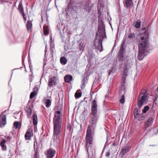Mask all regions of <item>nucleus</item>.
I'll use <instances>...</instances> for the list:
<instances>
[{
	"instance_id": "51",
	"label": "nucleus",
	"mask_w": 158,
	"mask_h": 158,
	"mask_svg": "<svg viewBox=\"0 0 158 158\" xmlns=\"http://www.w3.org/2000/svg\"><path fill=\"white\" fill-rule=\"evenodd\" d=\"M155 104L156 105V103L155 102V101H154V104ZM154 106V105H153V106Z\"/></svg>"
},
{
	"instance_id": "56",
	"label": "nucleus",
	"mask_w": 158,
	"mask_h": 158,
	"mask_svg": "<svg viewBox=\"0 0 158 158\" xmlns=\"http://www.w3.org/2000/svg\"><path fill=\"white\" fill-rule=\"evenodd\" d=\"M25 71L26 72H27V70H26V69H25Z\"/></svg>"
},
{
	"instance_id": "5",
	"label": "nucleus",
	"mask_w": 158,
	"mask_h": 158,
	"mask_svg": "<svg viewBox=\"0 0 158 158\" xmlns=\"http://www.w3.org/2000/svg\"><path fill=\"white\" fill-rule=\"evenodd\" d=\"M148 97V95L144 90L141 91L138 100L137 105L139 108L147 103Z\"/></svg>"
},
{
	"instance_id": "20",
	"label": "nucleus",
	"mask_w": 158,
	"mask_h": 158,
	"mask_svg": "<svg viewBox=\"0 0 158 158\" xmlns=\"http://www.w3.org/2000/svg\"><path fill=\"white\" fill-rule=\"evenodd\" d=\"M44 100L45 101L44 103L45 106L47 108L50 107L51 104V100L49 99H47L46 98H44Z\"/></svg>"
},
{
	"instance_id": "24",
	"label": "nucleus",
	"mask_w": 158,
	"mask_h": 158,
	"mask_svg": "<svg viewBox=\"0 0 158 158\" xmlns=\"http://www.w3.org/2000/svg\"><path fill=\"white\" fill-rule=\"evenodd\" d=\"M49 29V27L48 25L45 24L43 27V31L44 34L45 35H47L48 34V30Z\"/></svg>"
},
{
	"instance_id": "48",
	"label": "nucleus",
	"mask_w": 158,
	"mask_h": 158,
	"mask_svg": "<svg viewBox=\"0 0 158 158\" xmlns=\"http://www.w3.org/2000/svg\"><path fill=\"white\" fill-rule=\"evenodd\" d=\"M29 68H30V71L32 72V69H31L32 68V66H31L30 65H29Z\"/></svg>"
},
{
	"instance_id": "22",
	"label": "nucleus",
	"mask_w": 158,
	"mask_h": 158,
	"mask_svg": "<svg viewBox=\"0 0 158 158\" xmlns=\"http://www.w3.org/2000/svg\"><path fill=\"white\" fill-rule=\"evenodd\" d=\"M134 36V34L131 33L129 35L128 38L127 39V42L128 44L133 41V38Z\"/></svg>"
},
{
	"instance_id": "47",
	"label": "nucleus",
	"mask_w": 158,
	"mask_h": 158,
	"mask_svg": "<svg viewBox=\"0 0 158 158\" xmlns=\"http://www.w3.org/2000/svg\"><path fill=\"white\" fill-rule=\"evenodd\" d=\"M73 77L72 76L70 75V82L72 80Z\"/></svg>"
},
{
	"instance_id": "34",
	"label": "nucleus",
	"mask_w": 158,
	"mask_h": 158,
	"mask_svg": "<svg viewBox=\"0 0 158 158\" xmlns=\"http://www.w3.org/2000/svg\"><path fill=\"white\" fill-rule=\"evenodd\" d=\"M19 123L18 122H15L13 123V126L15 129H17L19 127Z\"/></svg>"
},
{
	"instance_id": "11",
	"label": "nucleus",
	"mask_w": 158,
	"mask_h": 158,
	"mask_svg": "<svg viewBox=\"0 0 158 158\" xmlns=\"http://www.w3.org/2000/svg\"><path fill=\"white\" fill-rule=\"evenodd\" d=\"M18 10L19 12L21 14L24 21L26 22V16L24 13L22 3L21 2L19 4Z\"/></svg>"
},
{
	"instance_id": "17",
	"label": "nucleus",
	"mask_w": 158,
	"mask_h": 158,
	"mask_svg": "<svg viewBox=\"0 0 158 158\" xmlns=\"http://www.w3.org/2000/svg\"><path fill=\"white\" fill-rule=\"evenodd\" d=\"M133 3L131 0H125L124 6L127 7H131L133 6Z\"/></svg>"
},
{
	"instance_id": "4",
	"label": "nucleus",
	"mask_w": 158,
	"mask_h": 158,
	"mask_svg": "<svg viewBox=\"0 0 158 158\" xmlns=\"http://www.w3.org/2000/svg\"><path fill=\"white\" fill-rule=\"evenodd\" d=\"M93 126H89L87 128L86 135V148L89 156V154L88 149L89 145L92 144L93 140L94 135Z\"/></svg>"
},
{
	"instance_id": "9",
	"label": "nucleus",
	"mask_w": 158,
	"mask_h": 158,
	"mask_svg": "<svg viewBox=\"0 0 158 158\" xmlns=\"http://www.w3.org/2000/svg\"><path fill=\"white\" fill-rule=\"evenodd\" d=\"M6 123V118L5 115L2 113L0 115V127H3Z\"/></svg>"
},
{
	"instance_id": "8",
	"label": "nucleus",
	"mask_w": 158,
	"mask_h": 158,
	"mask_svg": "<svg viewBox=\"0 0 158 158\" xmlns=\"http://www.w3.org/2000/svg\"><path fill=\"white\" fill-rule=\"evenodd\" d=\"M91 113L92 115L96 114L97 112V103L94 99L93 100L91 103Z\"/></svg>"
},
{
	"instance_id": "10",
	"label": "nucleus",
	"mask_w": 158,
	"mask_h": 158,
	"mask_svg": "<svg viewBox=\"0 0 158 158\" xmlns=\"http://www.w3.org/2000/svg\"><path fill=\"white\" fill-rule=\"evenodd\" d=\"M130 150V147L129 146L123 147L121 148L120 154V157L122 158Z\"/></svg>"
},
{
	"instance_id": "50",
	"label": "nucleus",
	"mask_w": 158,
	"mask_h": 158,
	"mask_svg": "<svg viewBox=\"0 0 158 158\" xmlns=\"http://www.w3.org/2000/svg\"><path fill=\"white\" fill-rule=\"evenodd\" d=\"M67 130H69V124L67 126Z\"/></svg>"
},
{
	"instance_id": "43",
	"label": "nucleus",
	"mask_w": 158,
	"mask_h": 158,
	"mask_svg": "<svg viewBox=\"0 0 158 158\" xmlns=\"http://www.w3.org/2000/svg\"><path fill=\"white\" fill-rule=\"evenodd\" d=\"M47 45H46V47H45V53L44 54L45 57V56H46V52L47 51Z\"/></svg>"
},
{
	"instance_id": "49",
	"label": "nucleus",
	"mask_w": 158,
	"mask_h": 158,
	"mask_svg": "<svg viewBox=\"0 0 158 158\" xmlns=\"http://www.w3.org/2000/svg\"><path fill=\"white\" fill-rule=\"evenodd\" d=\"M9 152L10 153H9V154L8 155V156H11L12 154L11 153V151H10V150H9Z\"/></svg>"
},
{
	"instance_id": "57",
	"label": "nucleus",
	"mask_w": 158,
	"mask_h": 158,
	"mask_svg": "<svg viewBox=\"0 0 158 158\" xmlns=\"http://www.w3.org/2000/svg\"><path fill=\"white\" fill-rule=\"evenodd\" d=\"M69 112V110H68V112Z\"/></svg>"
},
{
	"instance_id": "39",
	"label": "nucleus",
	"mask_w": 158,
	"mask_h": 158,
	"mask_svg": "<svg viewBox=\"0 0 158 158\" xmlns=\"http://www.w3.org/2000/svg\"><path fill=\"white\" fill-rule=\"evenodd\" d=\"M6 140L4 139H3L2 141L1 142L0 145L1 147L4 146L5 145V143L6 142Z\"/></svg>"
},
{
	"instance_id": "37",
	"label": "nucleus",
	"mask_w": 158,
	"mask_h": 158,
	"mask_svg": "<svg viewBox=\"0 0 158 158\" xmlns=\"http://www.w3.org/2000/svg\"><path fill=\"white\" fill-rule=\"evenodd\" d=\"M137 119L140 121L144 120H145V117L141 115V116H140L139 117H138Z\"/></svg>"
},
{
	"instance_id": "40",
	"label": "nucleus",
	"mask_w": 158,
	"mask_h": 158,
	"mask_svg": "<svg viewBox=\"0 0 158 158\" xmlns=\"http://www.w3.org/2000/svg\"><path fill=\"white\" fill-rule=\"evenodd\" d=\"M8 0H0V4H2L4 2H8Z\"/></svg>"
},
{
	"instance_id": "46",
	"label": "nucleus",
	"mask_w": 158,
	"mask_h": 158,
	"mask_svg": "<svg viewBox=\"0 0 158 158\" xmlns=\"http://www.w3.org/2000/svg\"><path fill=\"white\" fill-rule=\"evenodd\" d=\"M11 137L10 136H8L6 137V139L7 140H10L11 139Z\"/></svg>"
},
{
	"instance_id": "6",
	"label": "nucleus",
	"mask_w": 158,
	"mask_h": 158,
	"mask_svg": "<svg viewBox=\"0 0 158 158\" xmlns=\"http://www.w3.org/2000/svg\"><path fill=\"white\" fill-rule=\"evenodd\" d=\"M126 41V37H125L122 41L120 50L118 53V60L120 62H123L124 59V56L125 54V44Z\"/></svg>"
},
{
	"instance_id": "16",
	"label": "nucleus",
	"mask_w": 158,
	"mask_h": 158,
	"mask_svg": "<svg viewBox=\"0 0 158 158\" xmlns=\"http://www.w3.org/2000/svg\"><path fill=\"white\" fill-rule=\"evenodd\" d=\"M69 0H66V3L67 4L68 6L65 9L66 15L65 16V18L68 21V19H69Z\"/></svg>"
},
{
	"instance_id": "1",
	"label": "nucleus",
	"mask_w": 158,
	"mask_h": 158,
	"mask_svg": "<svg viewBox=\"0 0 158 158\" xmlns=\"http://www.w3.org/2000/svg\"><path fill=\"white\" fill-rule=\"evenodd\" d=\"M148 39V32L145 31L143 35L137 40L139 53L138 58L139 60H142L149 52V48Z\"/></svg>"
},
{
	"instance_id": "36",
	"label": "nucleus",
	"mask_w": 158,
	"mask_h": 158,
	"mask_svg": "<svg viewBox=\"0 0 158 158\" xmlns=\"http://www.w3.org/2000/svg\"><path fill=\"white\" fill-rule=\"evenodd\" d=\"M91 9V7H89L88 4H87L85 5V9L86 10V11L89 12V11Z\"/></svg>"
},
{
	"instance_id": "30",
	"label": "nucleus",
	"mask_w": 158,
	"mask_h": 158,
	"mask_svg": "<svg viewBox=\"0 0 158 158\" xmlns=\"http://www.w3.org/2000/svg\"><path fill=\"white\" fill-rule=\"evenodd\" d=\"M78 48L79 49V50H82V51L84 50V42H81L80 43L79 45Z\"/></svg>"
},
{
	"instance_id": "14",
	"label": "nucleus",
	"mask_w": 158,
	"mask_h": 158,
	"mask_svg": "<svg viewBox=\"0 0 158 158\" xmlns=\"http://www.w3.org/2000/svg\"><path fill=\"white\" fill-rule=\"evenodd\" d=\"M153 122V119L150 118L148 119L145 123V127L147 128L148 127L150 126L152 124Z\"/></svg>"
},
{
	"instance_id": "53",
	"label": "nucleus",
	"mask_w": 158,
	"mask_h": 158,
	"mask_svg": "<svg viewBox=\"0 0 158 158\" xmlns=\"http://www.w3.org/2000/svg\"><path fill=\"white\" fill-rule=\"evenodd\" d=\"M67 31V35H69V32H68V31Z\"/></svg>"
},
{
	"instance_id": "26",
	"label": "nucleus",
	"mask_w": 158,
	"mask_h": 158,
	"mask_svg": "<svg viewBox=\"0 0 158 158\" xmlns=\"http://www.w3.org/2000/svg\"><path fill=\"white\" fill-rule=\"evenodd\" d=\"M35 142H34V149L35 150V152L34 155V158H38L39 157V154L38 152V148L37 147L36 148V146L35 145Z\"/></svg>"
},
{
	"instance_id": "35",
	"label": "nucleus",
	"mask_w": 158,
	"mask_h": 158,
	"mask_svg": "<svg viewBox=\"0 0 158 158\" xmlns=\"http://www.w3.org/2000/svg\"><path fill=\"white\" fill-rule=\"evenodd\" d=\"M81 96V93L77 92L75 94V97L76 98H78L80 97Z\"/></svg>"
},
{
	"instance_id": "42",
	"label": "nucleus",
	"mask_w": 158,
	"mask_h": 158,
	"mask_svg": "<svg viewBox=\"0 0 158 158\" xmlns=\"http://www.w3.org/2000/svg\"><path fill=\"white\" fill-rule=\"evenodd\" d=\"M38 90V88L37 87L35 86L33 89V91L36 92V91H37Z\"/></svg>"
},
{
	"instance_id": "23",
	"label": "nucleus",
	"mask_w": 158,
	"mask_h": 158,
	"mask_svg": "<svg viewBox=\"0 0 158 158\" xmlns=\"http://www.w3.org/2000/svg\"><path fill=\"white\" fill-rule=\"evenodd\" d=\"M32 122L33 125H36L37 124V117L36 114H34L32 116Z\"/></svg>"
},
{
	"instance_id": "55",
	"label": "nucleus",
	"mask_w": 158,
	"mask_h": 158,
	"mask_svg": "<svg viewBox=\"0 0 158 158\" xmlns=\"http://www.w3.org/2000/svg\"><path fill=\"white\" fill-rule=\"evenodd\" d=\"M157 91H158V87H157Z\"/></svg>"
},
{
	"instance_id": "29",
	"label": "nucleus",
	"mask_w": 158,
	"mask_h": 158,
	"mask_svg": "<svg viewBox=\"0 0 158 158\" xmlns=\"http://www.w3.org/2000/svg\"><path fill=\"white\" fill-rule=\"evenodd\" d=\"M141 22L135 21L133 23L134 27L136 28H139L140 27Z\"/></svg>"
},
{
	"instance_id": "19",
	"label": "nucleus",
	"mask_w": 158,
	"mask_h": 158,
	"mask_svg": "<svg viewBox=\"0 0 158 158\" xmlns=\"http://www.w3.org/2000/svg\"><path fill=\"white\" fill-rule=\"evenodd\" d=\"M123 93H125V92L123 90H120L119 91V94H121ZM119 101L121 103L123 104L125 102V96L124 94H123L121 96V98L119 100Z\"/></svg>"
},
{
	"instance_id": "12",
	"label": "nucleus",
	"mask_w": 158,
	"mask_h": 158,
	"mask_svg": "<svg viewBox=\"0 0 158 158\" xmlns=\"http://www.w3.org/2000/svg\"><path fill=\"white\" fill-rule=\"evenodd\" d=\"M56 153V151L52 148H50L47 153V158H52L54 156Z\"/></svg>"
},
{
	"instance_id": "38",
	"label": "nucleus",
	"mask_w": 158,
	"mask_h": 158,
	"mask_svg": "<svg viewBox=\"0 0 158 158\" xmlns=\"http://www.w3.org/2000/svg\"><path fill=\"white\" fill-rule=\"evenodd\" d=\"M62 25L63 23L62 22H61V21L60 22H59V23H58L57 25V27L58 28V29L60 30V28L62 27Z\"/></svg>"
},
{
	"instance_id": "2",
	"label": "nucleus",
	"mask_w": 158,
	"mask_h": 158,
	"mask_svg": "<svg viewBox=\"0 0 158 158\" xmlns=\"http://www.w3.org/2000/svg\"><path fill=\"white\" fill-rule=\"evenodd\" d=\"M63 111L61 110L56 111L55 113L53 122L54 124V139L59 140L61 131V123Z\"/></svg>"
},
{
	"instance_id": "45",
	"label": "nucleus",
	"mask_w": 158,
	"mask_h": 158,
	"mask_svg": "<svg viewBox=\"0 0 158 158\" xmlns=\"http://www.w3.org/2000/svg\"><path fill=\"white\" fill-rule=\"evenodd\" d=\"M110 153L109 152H107L106 154V156L109 157L110 155Z\"/></svg>"
},
{
	"instance_id": "44",
	"label": "nucleus",
	"mask_w": 158,
	"mask_h": 158,
	"mask_svg": "<svg viewBox=\"0 0 158 158\" xmlns=\"http://www.w3.org/2000/svg\"><path fill=\"white\" fill-rule=\"evenodd\" d=\"M85 85L84 83H83L81 85V88L83 89L85 88Z\"/></svg>"
},
{
	"instance_id": "33",
	"label": "nucleus",
	"mask_w": 158,
	"mask_h": 158,
	"mask_svg": "<svg viewBox=\"0 0 158 158\" xmlns=\"http://www.w3.org/2000/svg\"><path fill=\"white\" fill-rule=\"evenodd\" d=\"M36 92L33 91L31 92L30 95V98L31 99L32 98L34 97V96L36 94Z\"/></svg>"
},
{
	"instance_id": "15",
	"label": "nucleus",
	"mask_w": 158,
	"mask_h": 158,
	"mask_svg": "<svg viewBox=\"0 0 158 158\" xmlns=\"http://www.w3.org/2000/svg\"><path fill=\"white\" fill-rule=\"evenodd\" d=\"M25 110L27 113V118H31V115L32 112V109L29 107H27L25 108Z\"/></svg>"
},
{
	"instance_id": "13",
	"label": "nucleus",
	"mask_w": 158,
	"mask_h": 158,
	"mask_svg": "<svg viewBox=\"0 0 158 158\" xmlns=\"http://www.w3.org/2000/svg\"><path fill=\"white\" fill-rule=\"evenodd\" d=\"M55 77H53L52 78H50L48 80V89L49 88H50L51 86L53 85H56V81H55Z\"/></svg>"
},
{
	"instance_id": "27",
	"label": "nucleus",
	"mask_w": 158,
	"mask_h": 158,
	"mask_svg": "<svg viewBox=\"0 0 158 158\" xmlns=\"http://www.w3.org/2000/svg\"><path fill=\"white\" fill-rule=\"evenodd\" d=\"M60 60L61 64L63 65H65L67 62L66 58L64 57H61Z\"/></svg>"
},
{
	"instance_id": "31",
	"label": "nucleus",
	"mask_w": 158,
	"mask_h": 158,
	"mask_svg": "<svg viewBox=\"0 0 158 158\" xmlns=\"http://www.w3.org/2000/svg\"><path fill=\"white\" fill-rule=\"evenodd\" d=\"M149 109V107L148 106H145L143 109L142 110V112L143 113H145L147 112Z\"/></svg>"
},
{
	"instance_id": "7",
	"label": "nucleus",
	"mask_w": 158,
	"mask_h": 158,
	"mask_svg": "<svg viewBox=\"0 0 158 158\" xmlns=\"http://www.w3.org/2000/svg\"><path fill=\"white\" fill-rule=\"evenodd\" d=\"M131 66L132 64L131 62L127 61L125 63L122 75V79L123 83H125L126 78L127 76L128 70Z\"/></svg>"
},
{
	"instance_id": "25",
	"label": "nucleus",
	"mask_w": 158,
	"mask_h": 158,
	"mask_svg": "<svg viewBox=\"0 0 158 158\" xmlns=\"http://www.w3.org/2000/svg\"><path fill=\"white\" fill-rule=\"evenodd\" d=\"M32 24L31 21H27L26 24V27L28 31H30L31 28Z\"/></svg>"
},
{
	"instance_id": "21",
	"label": "nucleus",
	"mask_w": 158,
	"mask_h": 158,
	"mask_svg": "<svg viewBox=\"0 0 158 158\" xmlns=\"http://www.w3.org/2000/svg\"><path fill=\"white\" fill-rule=\"evenodd\" d=\"M93 115V116L92 117V122L91 123L92 126L94 127V125L96 124V123L97 122L98 117L97 115H96V114Z\"/></svg>"
},
{
	"instance_id": "41",
	"label": "nucleus",
	"mask_w": 158,
	"mask_h": 158,
	"mask_svg": "<svg viewBox=\"0 0 158 158\" xmlns=\"http://www.w3.org/2000/svg\"><path fill=\"white\" fill-rule=\"evenodd\" d=\"M2 148V149L3 150L5 151L6 150V145H5L4 146H3L2 147H1Z\"/></svg>"
},
{
	"instance_id": "32",
	"label": "nucleus",
	"mask_w": 158,
	"mask_h": 158,
	"mask_svg": "<svg viewBox=\"0 0 158 158\" xmlns=\"http://www.w3.org/2000/svg\"><path fill=\"white\" fill-rule=\"evenodd\" d=\"M64 79L65 82L67 83H69V74L66 75L64 77Z\"/></svg>"
},
{
	"instance_id": "52",
	"label": "nucleus",
	"mask_w": 158,
	"mask_h": 158,
	"mask_svg": "<svg viewBox=\"0 0 158 158\" xmlns=\"http://www.w3.org/2000/svg\"><path fill=\"white\" fill-rule=\"evenodd\" d=\"M99 3H98V10H99Z\"/></svg>"
},
{
	"instance_id": "18",
	"label": "nucleus",
	"mask_w": 158,
	"mask_h": 158,
	"mask_svg": "<svg viewBox=\"0 0 158 158\" xmlns=\"http://www.w3.org/2000/svg\"><path fill=\"white\" fill-rule=\"evenodd\" d=\"M140 110H139L137 108H135L134 110V114L135 118H137L138 117L141 116L139 114Z\"/></svg>"
},
{
	"instance_id": "54",
	"label": "nucleus",
	"mask_w": 158,
	"mask_h": 158,
	"mask_svg": "<svg viewBox=\"0 0 158 158\" xmlns=\"http://www.w3.org/2000/svg\"><path fill=\"white\" fill-rule=\"evenodd\" d=\"M69 147H68V150H69Z\"/></svg>"
},
{
	"instance_id": "3",
	"label": "nucleus",
	"mask_w": 158,
	"mask_h": 158,
	"mask_svg": "<svg viewBox=\"0 0 158 158\" xmlns=\"http://www.w3.org/2000/svg\"><path fill=\"white\" fill-rule=\"evenodd\" d=\"M105 27L101 24L98 26V30L97 33V36L94 41L93 47L94 48L102 52V41L104 38H106Z\"/></svg>"
},
{
	"instance_id": "28",
	"label": "nucleus",
	"mask_w": 158,
	"mask_h": 158,
	"mask_svg": "<svg viewBox=\"0 0 158 158\" xmlns=\"http://www.w3.org/2000/svg\"><path fill=\"white\" fill-rule=\"evenodd\" d=\"M31 136V133L29 131L27 132L25 135V137L26 140H29Z\"/></svg>"
}]
</instances>
